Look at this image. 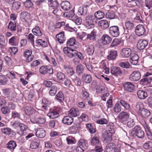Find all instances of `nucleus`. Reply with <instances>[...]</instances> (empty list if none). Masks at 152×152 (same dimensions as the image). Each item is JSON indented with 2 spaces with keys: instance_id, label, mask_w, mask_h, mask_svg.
Here are the masks:
<instances>
[{
  "instance_id": "20",
  "label": "nucleus",
  "mask_w": 152,
  "mask_h": 152,
  "mask_svg": "<svg viewBox=\"0 0 152 152\" xmlns=\"http://www.w3.org/2000/svg\"><path fill=\"white\" fill-rule=\"evenodd\" d=\"M40 141L37 138H35L32 141L30 145V148L31 149H37L39 146Z\"/></svg>"
},
{
  "instance_id": "56",
  "label": "nucleus",
  "mask_w": 152,
  "mask_h": 152,
  "mask_svg": "<svg viewBox=\"0 0 152 152\" xmlns=\"http://www.w3.org/2000/svg\"><path fill=\"white\" fill-rule=\"evenodd\" d=\"M57 87L56 86H53L50 88L49 91V94L50 95L54 96L57 92Z\"/></svg>"
},
{
  "instance_id": "41",
  "label": "nucleus",
  "mask_w": 152,
  "mask_h": 152,
  "mask_svg": "<svg viewBox=\"0 0 152 152\" xmlns=\"http://www.w3.org/2000/svg\"><path fill=\"white\" fill-rule=\"evenodd\" d=\"M40 115L38 112L35 111L33 116L31 119V121L33 123L37 124Z\"/></svg>"
},
{
  "instance_id": "45",
  "label": "nucleus",
  "mask_w": 152,
  "mask_h": 152,
  "mask_svg": "<svg viewBox=\"0 0 152 152\" xmlns=\"http://www.w3.org/2000/svg\"><path fill=\"white\" fill-rule=\"evenodd\" d=\"M102 85L101 84H99L97 85L96 87V92L97 94L102 93V91L104 90V83H103Z\"/></svg>"
},
{
  "instance_id": "50",
  "label": "nucleus",
  "mask_w": 152,
  "mask_h": 152,
  "mask_svg": "<svg viewBox=\"0 0 152 152\" xmlns=\"http://www.w3.org/2000/svg\"><path fill=\"white\" fill-rule=\"evenodd\" d=\"M4 60L6 64L9 66L11 67L13 64V62L12 58L8 56H6L4 57Z\"/></svg>"
},
{
  "instance_id": "53",
  "label": "nucleus",
  "mask_w": 152,
  "mask_h": 152,
  "mask_svg": "<svg viewBox=\"0 0 152 152\" xmlns=\"http://www.w3.org/2000/svg\"><path fill=\"white\" fill-rule=\"evenodd\" d=\"M36 42L38 45H40L44 48L47 47L48 45L47 42L42 39H39L36 40Z\"/></svg>"
},
{
  "instance_id": "61",
  "label": "nucleus",
  "mask_w": 152,
  "mask_h": 152,
  "mask_svg": "<svg viewBox=\"0 0 152 152\" xmlns=\"http://www.w3.org/2000/svg\"><path fill=\"white\" fill-rule=\"evenodd\" d=\"M18 50V48L16 47H10L8 52L12 55H15Z\"/></svg>"
},
{
  "instance_id": "54",
  "label": "nucleus",
  "mask_w": 152,
  "mask_h": 152,
  "mask_svg": "<svg viewBox=\"0 0 152 152\" xmlns=\"http://www.w3.org/2000/svg\"><path fill=\"white\" fill-rule=\"evenodd\" d=\"M115 14L113 11L109 10L107 12L105 15L106 18L109 19L114 18L115 17Z\"/></svg>"
},
{
  "instance_id": "40",
  "label": "nucleus",
  "mask_w": 152,
  "mask_h": 152,
  "mask_svg": "<svg viewBox=\"0 0 152 152\" xmlns=\"http://www.w3.org/2000/svg\"><path fill=\"white\" fill-rule=\"evenodd\" d=\"M96 31L93 29L90 34H87V39L89 40H94L96 38Z\"/></svg>"
},
{
  "instance_id": "19",
  "label": "nucleus",
  "mask_w": 152,
  "mask_h": 152,
  "mask_svg": "<svg viewBox=\"0 0 152 152\" xmlns=\"http://www.w3.org/2000/svg\"><path fill=\"white\" fill-rule=\"evenodd\" d=\"M148 41L143 39H140L137 42V46L140 50H143L148 45Z\"/></svg>"
},
{
  "instance_id": "58",
  "label": "nucleus",
  "mask_w": 152,
  "mask_h": 152,
  "mask_svg": "<svg viewBox=\"0 0 152 152\" xmlns=\"http://www.w3.org/2000/svg\"><path fill=\"white\" fill-rule=\"evenodd\" d=\"M99 138L97 137H93L91 140V144L94 146L97 145L99 144Z\"/></svg>"
},
{
  "instance_id": "38",
  "label": "nucleus",
  "mask_w": 152,
  "mask_h": 152,
  "mask_svg": "<svg viewBox=\"0 0 152 152\" xmlns=\"http://www.w3.org/2000/svg\"><path fill=\"white\" fill-rule=\"evenodd\" d=\"M32 32L34 35L37 36H41L42 34L40 28L37 26L32 29Z\"/></svg>"
},
{
  "instance_id": "22",
  "label": "nucleus",
  "mask_w": 152,
  "mask_h": 152,
  "mask_svg": "<svg viewBox=\"0 0 152 152\" xmlns=\"http://www.w3.org/2000/svg\"><path fill=\"white\" fill-rule=\"evenodd\" d=\"M30 14L26 12H23L20 14V18L23 21L28 22L30 19Z\"/></svg>"
},
{
  "instance_id": "8",
  "label": "nucleus",
  "mask_w": 152,
  "mask_h": 152,
  "mask_svg": "<svg viewBox=\"0 0 152 152\" xmlns=\"http://www.w3.org/2000/svg\"><path fill=\"white\" fill-rule=\"evenodd\" d=\"M63 51L68 57L72 58L75 57L77 50L74 48H71L68 47H65L63 49Z\"/></svg>"
},
{
  "instance_id": "42",
  "label": "nucleus",
  "mask_w": 152,
  "mask_h": 152,
  "mask_svg": "<svg viewBox=\"0 0 152 152\" xmlns=\"http://www.w3.org/2000/svg\"><path fill=\"white\" fill-rule=\"evenodd\" d=\"M78 145L85 150L87 149L88 146L87 141L84 139H80L78 142Z\"/></svg>"
},
{
  "instance_id": "29",
  "label": "nucleus",
  "mask_w": 152,
  "mask_h": 152,
  "mask_svg": "<svg viewBox=\"0 0 152 152\" xmlns=\"http://www.w3.org/2000/svg\"><path fill=\"white\" fill-rule=\"evenodd\" d=\"M62 8L64 10H69L72 7L70 3L67 1H62L61 4Z\"/></svg>"
},
{
  "instance_id": "17",
  "label": "nucleus",
  "mask_w": 152,
  "mask_h": 152,
  "mask_svg": "<svg viewBox=\"0 0 152 152\" xmlns=\"http://www.w3.org/2000/svg\"><path fill=\"white\" fill-rule=\"evenodd\" d=\"M55 75L56 78L54 77L52 78V79L55 81H63L65 78V75L60 71L58 72Z\"/></svg>"
},
{
  "instance_id": "18",
  "label": "nucleus",
  "mask_w": 152,
  "mask_h": 152,
  "mask_svg": "<svg viewBox=\"0 0 152 152\" xmlns=\"http://www.w3.org/2000/svg\"><path fill=\"white\" fill-rule=\"evenodd\" d=\"M139 59L138 56L137 54L133 53L131 55L129 61L131 64L137 65Z\"/></svg>"
},
{
  "instance_id": "52",
  "label": "nucleus",
  "mask_w": 152,
  "mask_h": 152,
  "mask_svg": "<svg viewBox=\"0 0 152 152\" xmlns=\"http://www.w3.org/2000/svg\"><path fill=\"white\" fill-rule=\"evenodd\" d=\"M45 58L47 60L52 64L53 66L56 67L57 63L55 58L52 57L49 58L47 56L45 57Z\"/></svg>"
},
{
  "instance_id": "32",
  "label": "nucleus",
  "mask_w": 152,
  "mask_h": 152,
  "mask_svg": "<svg viewBox=\"0 0 152 152\" xmlns=\"http://www.w3.org/2000/svg\"><path fill=\"white\" fill-rule=\"evenodd\" d=\"M73 118L69 116H65L62 119L64 124L68 125H70L73 122Z\"/></svg>"
},
{
  "instance_id": "16",
  "label": "nucleus",
  "mask_w": 152,
  "mask_h": 152,
  "mask_svg": "<svg viewBox=\"0 0 152 152\" xmlns=\"http://www.w3.org/2000/svg\"><path fill=\"white\" fill-rule=\"evenodd\" d=\"M134 23L131 19L126 20L125 22V26L127 30H131L134 28Z\"/></svg>"
},
{
  "instance_id": "7",
  "label": "nucleus",
  "mask_w": 152,
  "mask_h": 152,
  "mask_svg": "<svg viewBox=\"0 0 152 152\" xmlns=\"http://www.w3.org/2000/svg\"><path fill=\"white\" fill-rule=\"evenodd\" d=\"M129 117V113L124 111L121 112L118 116L119 120L124 124H126Z\"/></svg>"
},
{
  "instance_id": "59",
  "label": "nucleus",
  "mask_w": 152,
  "mask_h": 152,
  "mask_svg": "<svg viewBox=\"0 0 152 152\" xmlns=\"http://www.w3.org/2000/svg\"><path fill=\"white\" fill-rule=\"evenodd\" d=\"M7 77L4 75H0V85H5L7 82Z\"/></svg>"
},
{
  "instance_id": "31",
  "label": "nucleus",
  "mask_w": 152,
  "mask_h": 152,
  "mask_svg": "<svg viewBox=\"0 0 152 152\" xmlns=\"http://www.w3.org/2000/svg\"><path fill=\"white\" fill-rule=\"evenodd\" d=\"M108 53L107 58L109 60H114L116 59L118 54L116 51H110Z\"/></svg>"
},
{
  "instance_id": "37",
  "label": "nucleus",
  "mask_w": 152,
  "mask_h": 152,
  "mask_svg": "<svg viewBox=\"0 0 152 152\" xmlns=\"http://www.w3.org/2000/svg\"><path fill=\"white\" fill-rule=\"evenodd\" d=\"M106 152H115V144L113 143H109L107 145Z\"/></svg>"
},
{
  "instance_id": "49",
  "label": "nucleus",
  "mask_w": 152,
  "mask_h": 152,
  "mask_svg": "<svg viewBox=\"0 0 152 152\" xmlns=\"http://www.w3.org/2000/svg\"><path fill=\"white\" fill-rule=\"evenodd\" d=\"M49 2V7H53V9L57 8L59 6V4L57 1H50Z\"/></svg>"
},
{
  "instance_id": "4",
  "label": "nucleus",
  "mask_w": 152,
  "mask_h": 152,
  "mask_svg": "<svg viewBox=\"0 0 152 152\" xmlns=\"http://www.w3.org/2000/svg\"><path fill=\"white\" fill-rule=\"evenodd\" d=\"M86 26L88 28H91L94 26L95 22V17L92 15H90L87 16L86 18Z\"/></svg>"
},
{
  "instance_id": "39",
  "label": "nucleus",
  "mask_w": 152,
  "mask_h": 152,
  "mask_svg": "<svg viewBox=\"0 0 152 152\" xmlns=\"http://www.w3.org/2000/svg\"><path fill=\"white\" fill-rule=\"evenodd\" d=\"M55 99L60 103L62 102L64 100V96L61 91L58 92L55 96Z\"/></svg>"
},
{
  "instance_id": "27",
  "label": "nucleus",
  "mask_w": 152,
  "mask_h": 152,
  "mask_svg": "<svg viewBox=\"0 0 152 152\" xmlns=\"http://www.w3.org/2000/svg\"><path fill=\"white\" fill-rule=\"evenodd\" d=\"M110 72L112 75L115 76L120 75L122 73L120 68L117 67H112Z\"/></svg>"
},
{
  "instance_id": "9",
  "label": "nucleus",
  "mask_w": 152,
  "mask_h": 152,
  "mask_svg": "<svg viewBox=\"0 0 152 152\" xmlns=\"http://www.w3.org/2000/svg\"><path fill=\"white\" fill-rule=\"evenodd\" d=\"M134 134L139 138H142L145 136L144 132L138 125L136 126L134 128Z\"/></svg>"
},
{
  "instance_id": "34",
  "label": "nucleus",
  "mask_w": 152,
  "mask_h": 152,
  "mask_svg": "<svg viewBox=\"0 0 152 152\" xmlns=\"http://www.w3.org/2000/svg\"><path fill=\"white\" fill-rule=\"evenodd\" d=\"M18 42L17 36L12 37L9 40V44L12 46H17L18 45Z\"/></svg>"
},
{
  "instance_id": "13",
  "label": "nucleus",
  "mask_w": 152,
  "mask_h": 152,
  "mask_svg": "<svg viewBox=\"0 0 152 152\" xmlns=\"http://www.w3.org/2000/svg\"><path fill=\"white\" fill-rule=\"evenodd\" d=\"M135 32L137 35L140 36L145 34V29L143 25L139 24L136 27Z\"/></svg>"
},
{
  "instance_id": "28",
  "label": "nucleus",
  "mask_w": 152,
  "mask_h": 152,
  "mask_svg": "<svg viewBox=\"0 0 152 152\" xmlns=\"http://www.w3.org/2000/svg\"><path fill=\"white\" fill-rule=\"evenodd\" d=\"M16 146L17 144L16 142L14 141L11 140L8 142L6 147L11 151H13Z\"/></svg>"
},
{
  "instance_id": "11",
  "label": "nucleus",
  "mask_w": 152,
  "mask_h": 152,
  "mask_svg": "<svg viewBox=\"0 0 152 152\" xmlns=\"http://www.w3.org/2000/svg\"><path fill=\"white\" fill-rule=\"evenodd\" d=\"M3 93L9 100H12L14 97L15 94L12 90L10 88H6L3 89Z\"/></svg>"
},
{
  "instance_id": "24",
  "label": "nucleus",
  "mask_w": 152,
  "mask_h": 152,
  "mask_svg": "<svg viewBox=\"0 0 152 152\" xmlns=\"http://www.w3.org/2000/svg\"><path fill=\"white\" fill-rule=\"evenodd\" d=\"M79 115V111L78 108L72 107L68 111V115L70 116L75 117Z\"/></svg>"
},
{
  "instance_id": "12",
  "label": "nucleus",
  "mask_w": 152,
  "mask_h": 152,
  "mask_svg": "<svg viewBox=\"0 0 152 152\" xmlns=\"http://www.w3.org/2000/svg\"><path fill=\"white\" fill-rule=\"evenodd\" d=\"M141 75L140 72L138 71H135L131 74L129 79L133 81H137L140 78Z\"/></svg>"
},
{
  "instance_id": "51",
  "label": "nucleus",
  "mask_w": 152,
  "mask_h": 152,
  "mask_svg": "<svg viewBox=\"0 0 152 152\" xmlns=\"http://www.w3.org/2000/svg\"><path fill=\"white\" fill-rule=\"evenodd\" d=\"M78 12L79 14L80 15H85L87 12V9L84 6L80 7L78 9Z\"/></svg>"
},
{
  "instance_id": "5",
  "label": "nucleus",
  "mask_w": 152,
  "mask_h": 152,
  "mask_svg": "<svg viewBox=\"0 0 152 152\" xmlns=\"http://www.w3.org/2000/svg\"><path fill=\"white\" fill-rule=\"evenodd\" d=\"M60 107H55L53 109L47 114V115L51 118H55L59 116V113L60 112Z\"/></svg>"
},
{
  "instance_id": "25",
  "label": "nucleus",
  "mask_w": 152,
  "mask_h": 152,
  "mask_svg": "<svg viewBox=\"0 0 152 152\" xmlns=\"http://www.w3.org/2000/svg\"><path fill=\"white\" fill-rule=\"evenodd\" d=\"M46 132L43 128L37 129L36 133V136L40 138H43L45 136Z\"/></svg>"
},
{
  "instance_id": "47",
  "label": "nucleus",
  "mask_w": 152,
  "mask_h": 152,
  "mask_svg": "<svg viewBox=\"0 0 152 152\" xmlns=\"http://www.w3.org/2000/svg\"><path fill=\"white\" fill-rule=\"evenodd\" d=\"M83 81L86 83H90L92 81V78L90 75H85L82 77Z\"/></svg>"
},
{
  "instance_id": "55",
  "label": "nucleus",
  "mask_w": 152,
  "mask_h": 152,
  "mask_svg": "<svg viewBox=\"0 0 152 152\" xmlns=\"http://www.w3.org/2000/svg\"><path fill=\"white\" fill-rule=\"evenodd\" d=\"M104 14L103 12L100 11H98L94 13V17L98 19H100L103 18Z\"/></svg>"
},
{
  "instance_id": "33",
  "label": "nucleus",
  "mask_w": 152,
  "mask_h": 152,
  "mask_svg": "<svg viewBox=\"0 0 152 152\" xmlns=\"http://www.w3.org/2000/svg\"><path fill=\"white\" fill-rule=\"evenodd\" d=\"M64 16L69 19L74 18L75 15V11L72 10L63 13Z\"/></svg>"
},
{
  "instance_id": "1",
  "label": "nucleus",
  "mask_w": 152,
  "mask_h": 152,
  "mask_svg": "<svg viewBox=\"0 0 152 152\" xmlns=\"http://www.w3.org/2000/svg\"><path fill=\"white\" fill-rule=\"evenodd\" d=\"M143 104L141 102L138 103L136 106V108L140 115L143 118H147L151 114L150 110L144 107Z\"/></svg>"
},
{
  "instance_id": "63",
  "label": "nucleus",
  "mask_w": 152,
  "mask_h": 152,
  "mask_svg": "<svg viewBox=\"0 0 152 152\" xmlns=\"http://www.w3.org/2000/svg\"><path fill=\"white\" fill-rule=\"evenodd\" d=\"M34 36L31 33L29 34L27 37V39L28 41L31 43L34 47Z\"/></svg>"
},
{
  "instance_id": "14",
  "label": "nucleus",
  "mask_w": 152,
  "mask_h": 152,
  "mask_svg": "<svg viewBox=\"0 0 152 152\" xmlns=\"http://www.w3.org/2000/svg\"><path fill=\"white\" fill-rule=\"evenodd\" d=\"M132 50L131 48H125L121 49V55L124 58H128L132 54Z\"/></svg>"
},
{
  "instance_id": "48",
  "label": "nucleus",
  "mask_w": 152,
  "mask_h": 152,
  "mask_svg": "<svg viewBox=\"0 0 152 152\" xmlns=\"http://www.w3.org/2000/svg\"><path fill=\"white\" fill-rule=\"evenodd\" d=\"M24 111L26 114L28 115L32 114L33 112H35L34 110L29 106L25 107L24 108Z\"/></svg>"
},
{
  "instance_id": "36",
  "label": "nucleus",
  "mask_w": 152,
  "mask_h": 152,
  "mask_svg": "<svg viewBox=\"0 0 152 152\" xmlns=\"http://www.w3.org/2000/svg\"><path fill=\"white\" fill-rule=\"evenodd\" d=\"M64 68L69 76H72L75 73L72 68L71 67L68 65H64Z\"/></svg>"
},
{
  "instance_id": "46",
  "label": "nucleus",
  "mask_w": 152,
  "mask_h": 152,
  "mask_svg": "<svg viewBox=\"0 0 152 152\" xmlns=\"http://www.w3.org/2000/svg\"><path fill=\"white\" fill-rule=\"evenodd\" d=\"M113 109L116 113H120L121 111V107L120 105L119 101L118 102L114 105Z\"/></svg>"
},
{
  "instance_id": "6",
  "label": "nucleus",
  "mask_w": 152,
  "mask_h": 152,
  "mask_svg": "<svg viewBox=\"0 0 152 152\" xmlns=\"http://www.w3.org/2000/svg\"><path fill=\"white\" fill-rule=\"evenodd\" d=\"M39 72L41 74H51L53 73V68L48 66H41L39 69Z\"/></svg>"
},
{
  "instance_id": "43",
  "label": "nucleus",
  "mask_w": 152,
  "mask_h": 152,
  "mask_svg": "<svg viewBox=\"0 0 152 152\" xmlns=\"http://www.w3.org/2000/svg\"><path fill=\"white\" fill-rule=\"evenodd\" d=\"M7 28L11 31H15L16 29V23L11 21H10L7 26Z\"/></svg>"
},
{
  "instance_id": "23",
  "label": "nucleus",
  "mask_w": 152,
  "mask_h": 152,
  "mask_svg": "<svg viewBox=\"0 0 152 152\" xmlns=\"http://www.w3.org/2000/svg\"><path fill=\"white\" fill-rule=\"evenodd\" d=\"M56 37L59 43H63L66 40V38L64 34V32L62 31L57 34Z\"/></svg>"
},
{
  "instance_id": "44",
  "label": "nucleus",
  "mask_w": 152,
  "mask_h": 152,
  "mask_svg": "<svg viewBox=\"0 0 152 152\" xmlns=\"http://www.w3.org/2000/svg\"><path fill=\"white\" fill-rule=\"evenodd\" d=\"M1 132L6 135H9L13 132V131L9 127H6L2 128L1 129Z\"/></svg>"
},
{
  "instance_id": "15",
  "label": "nucleus",
  "mask_w": 152,
  "mask_h": 152,
  "mask_svg": "<svg viewBox=\"0 0 152 152\" xmlns=\"http://www.w3.org/2000/svg\"><path fill=\"white\" fill-rule=\"evenodd\" d=\"M109 32L110 34L114 37H117L119 35V28L117 26L110 27L109 28Z\"/></svg>"
},
{
  "instance_id": "3",
  "label": "nucleus",
  "mask_w": 152,
  "mask_h": 152,
  "mask_svg": "<svg viewBox=\"0 0 152 152\" xmlns=\"http://www.w3.org/2000/svg\"><path fill=\"white\" fill-rule=\"evenodd\" d=\"M12 126L15 129L19 128L21 134L25 135V132L28 129V126L18 121H16L12 124Z\"/></svg>"
},
{
  "instance_id": "62",
  "label": "nucleus",
  "mask_w": 152,
  "mask_h": 152,
  "mask_svg": "<svg viewBox=\"0 0 152 152\" xmlns=\"http://www.w3.org/2000/svg\"><path fill=\"white\" fill-rule=\"evenodd\" d=\"M143 147L145 149L152 148V142L149 141L146 142L143 144Z\"/></svg>"
},
{
  "instance_id": "35",
  "label": "nucleus",
  "mask_w": 152,
  "mask_h": 152,
  "mask_svg": "<svg viewBox=\"0 0 152 152\" xmlns=\"http://www.w3.org/2000/svg\"><path fill=\"white\" fill-rule=\"evenodd\" d=\"M138 97L141 99H144L148 96V94L146 92L144 91L140 90L137 92Z\"/></svg>"
},
{
  "instance_id": "10",
  "label": "nucleus",
  "mask_w": 152,
  "mask_h": 152,
  "mask_svg": "<svg viewBox=\"0 0 152 152\" xmlns=\"http://www.w3.org/2000/svg\"><path fill=\"white\" fill-rule=\"evenodd\" d=\"M141 124L145 130L148 139L152 141V133L149 125L145 121L142 122Z\"/></svg>"
},
{
  "instance_id": "21",
  "label": "nucleus",
  "mask_w": 152,
  "mask_h": 152,
  "mask_svg": "<svg viewBox=\"0 0 152 152\" xmlns=\"http://www.w3.org/2000/svg\"><path fill=\"white\" fill-rule=\"evenodd\" d=\"M124 90L129 92L133 91L134 89V86L130 82H126L124 83Z\"/></svg>"
},
{
  "instance_id": "64",
  "label": "nucleus",
  "mask_w": 152,
  "mask_h": 152,
  "mask_svg": "<svg viewBox=\"0 0 152 152\" xmlns=\"http://www.w3.org/2000/svg\"><path fill=\"white\" fill-rule=\"evenodd\" d=\"M121 42L120 39L118 38H115L113 40L111 45L110 47H113L115 46H117L119 45Z\"/></svg>"
},
{
  "instance_id": "57",
  "label": "nucleus",
  "mask_w": 152,
  "mask_h": 152,
  "mask_svg": "<svg viewBox=\"0 0 152 152\" xmlns=\"http://www.w3.org/2000/svg\"><path fill=\"white\" fill-rule=\"evenodd\" d=\"M51 12L56 16H60L62 15V12L60 9L55 8Z\"/></svg>"
},
{
  "instance_id": "30",
  "label": "nucleus",
  "mask_w": 152,
  "mask_h": 152,
  "mask_svg": "<svg viewBox=\"0 0 152 152\" xmlns=\"http://www.w3.org/2000/svg\"><path fill=\"white\" fill-rule=\"evenodd\" d=\"M119 102L120 104L124 107L125 110L128 111H131V106L128 103L123 100H120Z\"/></svg>"
},
{
  "instance_id": "60",
  "label": "nucleus",
  "mask_w": 152,
  "mask_h": 152,
  "mask_svg": "<svg viewBox=\"0 0 152 152\" xmlns=\"http://www.w3.org/2000/svg\"><path fill=\"white\" fill-rule=\"evenodd\" d=\"M86 50L87 53L89 55H92L94 53V46L92 45H89Z\"/></svg>"
},
{
  "instance_id": "2",
  "label": "nucleus",
  "mask_w": 152,
  "mask_h": 152,
  "mask_svg": "<svg viewBox=\"0 0 152 152\" xmlns=\"http://www.w3.org/2000/svg\"><path fill=\"white\" fill-rule=\"evenodd\" d=\"M105 129V141L108 142L111 141L113 134L114 132L113 123H110L107 125Z\"/></svg>"
},
{
  "instance_id": "26",
  "label": "nucleus",
  "mask_w": 152,
  "mask_h": 152,
  "mask_svg": "<svg viewBox=\"0 0 152 152\" xmlns=\"http://www.w3.org/2000/svg\"><path fill=\"white\" fill-rule=\"evenodd\" d=\"M67 45L68 47H73V48L77 49L78 48V45L76 43V40L74 38H70L67 42Z\"/></svg>"
}]
</instances>
